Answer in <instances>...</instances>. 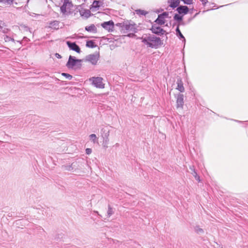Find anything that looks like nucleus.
Wrapping results in <instances>:
<instances>
[{"instance_id":"b1692460","label":"nucleus","mask_w":248,"mask_h":248,"mask_svg":"<svg viewBox=\"0 0 248 248\" xmlns=\"http://www.w3.org/2000/svg\"><path fill=\"white\" fill-rule=\"evenodd\" d=\"M173 19L174 20H176L178 22H180L183 20V16L176 14L174 16Z\"/></svg>"},{"instance_id":"72a5a7b5","label":"nucleus","mask_w":248,"mask_h":248,"mask_svg":"<svg viewBox=\"0 0 248 248\" xmlns=\"http://www.w3.org/2000/svg\"><path fill=\"white\" fill-rule=\"evenodd\" d=\"M2 31V32L4 33H8L9 31V30L6 28H4Z\"/></svg>"},{"instance_id":"4c0bfd02","label":"nucleus","mask_w":248,"mask_h":248,"mask_svg":"<svg viewBox=\"0 0 248 248\" xmlns=\"http://www.w3.org/2000/svg\"><path fill=\"white\" fill-rule=\"evenodd\" d=\"M63 1V3H64V5H65L68 2H71L70 0H62Z\"/></svg>"},{"instance_id":"6ab92c4d","label":"nucleus","mask_w":248,"mask_h":248,"mask_svg":"<svg viewBox=\"0 0 248 248\" xmlns=\"http://www.w3.org/2000/svg\"><path fill=\"white\" fill-rule=\"evenodd\" d=\"M179 25L178 24L176 29V32L177 35L179 37L180 39H183V41L184 42V43H186V39L183 36V35L182 34L180 30H179Z\"/></svg>"},{"instance_id":"473e14b6","label":"nucleus","mask_w":248,"mask_h":248,"mask_svg":"<svg viewBox=\"0 0 248 248\" xmlns=\"http://www.w3.org/2000/svg\"><path fill=\"white\" fill-rule=\"evenodd\" d=\"M92 153V149L90 148H87L86 149V154L87 155H89Z\"/></svg>"},{"instance_id":"c9c22d12","label":"nucleus","mask_w":248,"mask_h":248,"mask_svg":"<svg viewBox=\"0 0 248 248\" xmlns=\"http://www.w3.org/2000/svg\"><path fill=\"white\" fill-rule=\"evenodd\" d=\"M3 24H4V23H3V22L2 21L0 20V31L2 30L3 27L2 25Z\"/></svg>"},{"instance_id":"1a4fd4ad","label":"nucleus","mask_w":248,"mask_h":248,"mask_svg":"<svg viewBox=\"0 0 248 248\" xmlns=\"http://www.w3.org/2000/svg\"><path fill=\"white\" fill-rule=\"evenodd\" d=\"M184 95L182 94L179 93L177 95L176 100V107L177 108H183L184 106Z\"/></svg>"},{"instance_id":"2f4dec72","label":"nucleus","mask_w":248,"mask_h":248,"mask_svg":"<svg viewBox=\"0 0 248 248\" xmlns=\"http://www.w3.org/2000/svg\"><path fill=\"white\" fill-rule=\"evenodd\" d=\"M185 4H190L192 3V0H182Z\"/></svg>"},{"instance_id":"9d476101","label":"nucleus","mask_w":248,"mask_h":248,"mask_svg":"<svg viewBox=\"0 0 248 248\" xmlns=\"http://www.w3.org/2000/svg\"><path fill=\"white\" fill-rule=\"evenodd\" d=\"M151 30L153 33L158 35H163L165 32V31L161 27L155 26H152Z\"/></svg>"},{"instance_id":"c85d7f7f","label":"nucleus","mask_w":248,"mask_h":248,"mask_svg":"<svg viewBox=\"0 0 248 248\" xmlns=\"http://www.w3.org/2000/svg\"><path fill=\"white\" fill-rule=\"evenodd\" d=\"M14 0H0V2H4L8 4H12Z\"/></svg>"},{"instance_id":"a19ab883","label":"nucleus","mask_w":248,"mask_h":248,"mask_svg":"<svg viewBox=\"0 0 248 248\" xmlns=\"http://www.w3.org/2000/svg\"><path fill=\"white\" fill-rule=\"evenodd\" d=\"M29 0H28V1H29Z\"/></svg>"},{"instance_id":"c756f323","label":"nucleus","mask_w":248,"mask_h":248,"mask_svg":"<svg viewBox=\"0 0 248 248\" xmlns=\"http://www.w3.org/2000/svg\"><path fill=\"white\" fill-rule=\"evenodd\" d=\"M62 75L68 79H71L72 78V76L69 74L63 73H62Z\"/></svg>"},{"instance_id":"423d86ee","label":"nucleus","mask_w":248,"mask_h":248,"mask_svg":"<svg viewBox=\"0 0 248 248\" xmlns=\"http://www.w3.org/2000/svg\"><path fill=\"white\" fill-rule=\"evenodd\" d=\"M120 27L122 28L123 30H125L128 31H132L133 32H136V28L135 25L132 24L123 23H119Z\"/></svg>"},{"instance_id":"412c9836","label":"nucleus","mask_w":248,"mask_h":248,"mask_svg":"<svg viewBox=\"0 0 248 248\" xmlns=\"http://www.w3.org/2000/svg\"><path fill=\"white\" fill-rule=\"evenodd\" d=\"M155 22L159 25H162L165 24V20L158 15L157 18L155 20Z\"/></svg>"},{"instance_id":"f3484780","label":"nucleus","mask_w":248,"mask_h":248,"mask_svg":"<svg viewBox=\"0 0 248 248\" xmlns=\"http://www.w3.org/2000/svg\"><path fill=\"white\" fill-rule=\"evenodd\" d=\"M85 30L90 32L96 33L97 32V28L94 24H91L89 26L85 27Z\"/></svg>"},{"instance_id":"f704fd0d","label":"nucleus","mask_w":248,"mask_h":248,"mask_svg":"<svg viewBox=\"0 0 248 248\" xmlns=\"http://www.w3.org/2000/svg\"><path fill=\"white\" fill-rule=\"evenodd\" d=\"M202 2L203 5L205 6V4L208 2L207 0H200Z\"/></svg>"},{"instance_id":"2eb2a0df","label":"nucleus","mask_w":248,"mask_h":248,"mask_svg":"<svg viewBox=\"0 0 248 248\" xmlns=\"http://www.w3.org/2000/svg\"><path fill=\"white\" fill-rule=\"evenodd\" d=\"M80 15L81 16L86 18L91 16V11L89 10L83 9L79 11Z\"/></svg>"},{"instance_id":"4be33fe9","label":"nucleus","mask_w":248,"mask_h":248,"mask_svg":"<svg viewBox=\"0 0 248 248\" xmlns=\"http://www.w3.org/2000/svg\"><path fill=\"white\" fill-rule=\"evenodd\" d=\"M86 46L87 47L90 48H94L96 46V45L94 44V42L92 40L87 41Z\"/></svg>"},{"instance_id":"ea45409f","label":"nucleus","mask_w":248,"mask_h":248,"mask_svg":"<svg viewBox=\"0 0 248 248\" xmlns=\"http://www.w3.org/2000/svg\"><path fill=\"white\" fill-rule=\"evenodd\" d=\"M23 39L25 40H27V39H28L26 37H24L23 38Z\"/></svg>"},{"instance_id":"58836bf2","label":"nucleus","mask_w":248,"mask_h":248,"mask_svg":"<svg viewBox=\"0 0 248 248\" xmlns=\"http://www.w3.org/2000/svg\"><path fill=\"white\" fill-rule=\"evenodd\" d=\"M67 168H67L66 170H70V169L71 168V166H68Z\"/></svg>"},{"instance_id":"4468645a","label":"nucleus","mask_w":248,"mask_h":248,"mask_svg":"<svg viewBox=\"0 0 248 248\" xmlns=\"http://www.w3.org/2000/svg\"><path fill=\"white\" fill-rule=\"evenodd\" d=\"M177 86L176 89L178 90L181 93H183L185 91V88L183 86V82L181 78H179L177 80Z\"/></svg>"},{"instance_id":"a211bd4d","label":"nucleus","mask_w":248,"mask_h":248,"mask_svg":"<svg viewBox=\"0 0 248 248\" xmlns=\"http://www.w3.org/2000/svg\"><path fill=\"white\" fill-rule=\"evenodd\" d=\"M189 169L191 171V174L194 176L195 179L198 180V181H200V177L197 174V172L196 171V170L194 168V167L193 166H191L189 167Z\"/></svg>"},{"instance_id":"f03ea898","label":"nucleus","mask_w":248,"mask_h":248,"mask_svg":"<svg viewBox=\"0 0 248 248\" xmlns=\"http://www.w3.org/2000/svg\"><path fill=\"white\" fill-rule=\"evenodd\" d=\"M82 61V60L77 59L75 57L70 55L66 65L69 69H80Z\"/></svg>"},{"instance_id":"0eeeda50","label":"nucleus","mask_w":248,"mask_h":248,"mask_svg":"<svg viewBox=\"0 0 248 248\" xmlns=\"http://www.w3.org/2000/svg\"><path fill=\"white\" fill-rule=\"evenodd\" d=\"M101 26L109 32H110L113 30L114 22L112 20L104 22L101 24Z\"/></svg>"},{"instance_id":"393cba45","label":"nucleus","mask_w":248,"mask_h":248,"mask_svg":"<svg viewBox=\"0 0 248 248\" xmlns=\"http://www.w3.org/2000/svg\"><path fill=\"white\" fill-rule=\"evenodd\" d=\"M113 214H114V211L113 210V209L110 207V205H108V210L107 212V217H109Z\"/></svg>"},{"instance_id":"f8f14e48","label":"nucleus","mask_w":248,"mask_h":248,"mask_svg":"<svg viewBox=\"0 0 248 248\" xmlns=\"http://www.w3.org/2000/svg\"><path fill=\"white\" fill-rule=\"evenodd\" d=\"M72 6L73 4L72 1L68 2L65 5H64V3H63L60 8L61 11L63 14H65L67 12V9H70Z\"/></svg>"},{"instance_id":"5701e85b","label":"nucleus","mask_w":248,"mask_h":248,"mask_svg":"<svg viewBox=\"0 0 248 248\" xmlns=\"http://www.w3.org/2000/svg\"><path fill=\"white\" fill-rule=\"evenodd\" d=\"M135 13L140 16H145L148 13L146 11L140 9L136 10Z\"/></svg>"},{"instance_id":"20e7f679","label":"nucleus","mask_w":248,"mask_h":248,"mask_svg":"<svg viewBox=\"0 0 248 248\" xmlns=\"http://www.w3.org/2000/svg\"><path fill=\"white\" fill-rule=\"evenodd\" d=\"M100 55L98 52L90 54L86 56L85 61L89 62L93 65H96L99 59Z\"/></svg>"},{"instance_id":"cd10ccee","label":"nucleus","mask_w":248,"mask_h":248,"mask_svg":"<svg viewBox=\"0 0 248 248\" xmlns=\"http://www.w3.org/2000/svg\"><path fill=\"white\" fill-rule=\"evenodd\" d=\"M195 231L198 233H203V230L202 228H199L198 226H196L195 228Z\"/></svg>"},{"instance_id":"ddd939ff","label":"nucleus","mask_w":248,"mask_h":248,"mask_svg":"<svg viewBox=\"0 0 248 248\" xmlns=\"http://www.w3.org/2000/svg\"><path fill=\"white\" fill-rule=\"evenodd\" d=\"M180 2V0H168V3L169 4V6L173 9L177 7Z\"/></svg>"},{"instance_id":"f257e3e1","label":"nucleus","mask_w":248,"mask_h":248,"mask_svg":"<svg viewBox=\"0 0 248 248\" xmlns=\"http://www.w3.org/2000/svg\"><path fill=\"white\" fill-rule=\"evenodd\" d=\"M141 39L143 43L152 48H157L162 44L160 38L153 34L145 35L142 37Z\"/></svg>"},{"instance_id":"7c9ffc66","label":"nucleus","mask_w":248,"mask_h":248,"mask_svg":"<svg viewBox=\"0 0 248 248\" xmlns=\"http://www.w3.org/2000/svg\"><path fill=\"white\" fill-rule=\"evenodd\" d=\"M169 15V13L168 12H163L162 14H160V17H162V18L164 19L165 17H167Z\"/></svg>"},{"instance_id":"39448f33","label":"nucleus","mask_w":248,"mask_h":248,"mask_svg":"<svg viewBox=\"0 0 248 248\" xmlns=\"http://www.w3.org/2000/svg\"><path fill=\"white\" fill-rule=\"evenodd\" d=\"M90 80L92 82L93 84L96 88H104V84L103 83V78L101 77H92L90 78Z\"/></svg>"},{"instance_id":"aec40b11","label":"nucleus","mask_w":248,"mask_h":248,"mask_svg":"<svg viewBox=\"0 0 248 248\" xmlns=\"http://www.w3.org/2000/svg\"><path fill=\"white\" fill-rule=\"evenodd\" d=\"M100 3H101V1L99 0H94L92 5H91L92 7L90 8V9H92L93 8H98L100 6L99 4Z\"/></svg>"},{"instance_id":"79ce46f5","label":"nucleus","mask_w":248,"mask_h":248,"mask_svg":"<svg viewBox=\"0 0 248 248\" xmlns=\"http://www.w3.org/2000/svg\"><path fill=\"white\" fill-rule=\"evenodd\" d=\"M0 142H1V141L0 140Z\"/></svg>"},{"instance_id":"a878e982","label":"nucleus","mask_w":248,"mask_h":248,"mask_svg":"<svg viewBox=\"0 0 248 248\" xmlns=\"http://www.w3.org/2000/svg\"><path fill=\"white\" fill-rule=\"evenodd\" d=\"M89 137L90 140H92L93 143H96L97 142V139L95 134H92L90 135Z\"/></svg>"},{"instance_id":"bb28decb","label":"nucleus","mask_w":248,"mask_h":248,"mask_svg":"<svg viewBox=\"0 0 248 248\" xmlns=\"http://www.w3.org/2000/svg\"><path fill=\"white\" fill-rule=\"evenodd\" d=\"M3 39L5 42H9L10 41L14 42H15V40L13 38V37H10L7 35H4Z\"/></svg>"},{"instance_id":"9b49d317","label":"nucleus","mask_w":248,"mask_h":248,"mask_svg":"<svg viewBox=\"0 0 248 248\" xmlns=\"http://www.w3.org/2000/svg\"><path fill=\"white\" fill-rule=\"evenodd\" d=\"M176 11L180 15H186L188 13L189 9L186 6L181 5L177 7Z\"/></svg>"},{"instance_id":"7ed1b4c3","label":"nucleus","mask_w":248,"mask_h":248,"mask_svg":"<svg viewBox=\"0 0 248 248\" xmlns=\"http://www.w3.org/2000/svg\"><path fill=\"white\" fill-rule=\"evenodd\" d=\"M110 129L108 126H105L101 128L100 131L101 136L103 139V145L105 147H108L109 142L108 137L109 135Z\"/></svg>"},{"instance_id":"e433bc0d","label":"nucleus","mask_w":248,"mask_h":248,"mask_svg":"<svg viewBox=\"0 0 248 248\" xmlns=\"http://www.w3.org/2000/svg\"><path fill=\"white\" fill-rule=\"evenodd\" d=\"M55 55L58 59H60L62 58L61 56L59 53H55Z\"/></svg>"},{"instance_id":"dca6fc26","label":"nucleus","mask_w":248,"mask_h":248,"mask_svg":"<svg viewBox=\"0 0 248 248\" xmlns=\"http://www.w3.org/2000/svg\"><path fill=\"white\" fill-rule=\"evenodd\" d=\"M59 24V21L55 20L49 23V27L54 30H58L60 28Z\"/></svg>"},{"instance_id":"6e6552de","label":"nucleus","mask_w":248,"mask_h":248,"mask_svg":"<svg viewBox=\"0 0 248 248\" xmlns=\"http://www.w3.org/2000/svg\"><path fill=\"white\" fill-rule=\"evenodd\" d=\"M66 44L69 48L72 50H74L77 53L80 52V49L78 45H77L75 42H71L70 41H67Z\"/></svg>"}]
</instances>
